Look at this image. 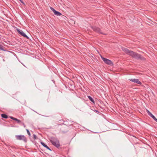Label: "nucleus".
Wrapping results in <instances>:
<instances>
[{
	"instance_id": "nucleus-2",
	"label": "nucleus",
	"mask_w": 157,
	"mask_h": 157,
	"mask_svg": "<svg viewBox=\"0 0 157 157\" xmlns=\"http://www.w3.org/2000/svg\"><path fill=\"white\" fill-rule=\"evenodd\" d=\"M16 139L19 140H22L25 143H26L27 141V138L23 135H17L15 136Z\"/></svg>"
},
{
	"instance_id": "nucleus-16",
	"label": "nucleus",
	"mask_w": 157,
	"mask_h": 157,
	"mask_svg": "<svg viewBox=\"0 0 157 157\" xmlns=\"http://www.w3.org/2000/svg\"><path fill=\"white\" fill-rule=\"evenodd\" d=\"M1 116L2 118L5 119H7L8 118L7 115L5 114H2Z\"/></svg>"
},
{
	"instance_id": "nucleus-20",
	"label": "nucleus",
	"mask_w": 157,
	"mask_h": 157,
	"mask_svg": "<svg viewBox=\"0 0 157 157\" xmlns=\"http://www.w3.org/2000/svg\"><path fill=\"white\" fill-rule=\"evenodd\" d=\"M33 138L34 140L36 139L37 138L36 135L34 134L33 135Z\"/></svg>"
},
{
	"instance_id": "nucleus-24",
	"label": "nucleus",
	"mask_w": 157,
	"mask_h": 157,
	"mask_svg": "<svg viewBox=\"0 0 157 157\" xmlns=\"http://www.w3.org/2000/svg\"><path fill=\"white\" fill-rule=\"evenodd\" d=\"M16 93H17V92H16V93H15V94H16Z\"/></svg>"
},
{
	"instance_id": "nucleus-9",
	"label": "nucleus",
	"mask_w": 157,
	"mask_h": 157,
	"mask_svg": "<svg viewBox=\"0 0 157 157\" xmlns=\"http://www.w3.org/2000/svg\"><path fill=\"white\" fill-rule=\"evenodd\" d=\"M147 112L148 115L151 117L155 121L157 122V119L147 109Z\"/></svg>"
},
{
	"instance_id": "nucleus-5",
	"label": "nucleus",
	"mask_w": 157,
	"mask_h": 157,
	"mask_svg": "<svg viewBox=\"0 0 157 157\" xmlns=\"http://www.w3.org/2000/svg\"><path fill=\"white\" fill-rule=\"evenodd\" d=\"M16 29L19 34H20L21 36H22L28 39H29V37L27 35H26L22 30L20 29L17 28H16Z\"/></svg>"
},
{
	"instance_id": "nucleus-10",
	"label": "nucleus",
	"mask_w": 157,
	"mask_h": 157,
	"mask_svg": "<svg viewBox=\"0 0 157 157\" xmlns=\"http://www.w3.org/2000/svg\"><path fill=\"white\" fill-rule=\"evenodd\" d=\"M49 140L52 144L58 140L56 138L53 136L50 137L49 138Z\"/></svg>"
},
{
	"instance_id": "nucleus-13",
	"label": "nucleus",
	"mask_w": 157,
	"mask_h": 157,
	"mask_svg": "<svg viewBox=\"0 0 157 157\" xmlns=\"http://www.w3.org/2000/svg\"><path fill=\"white\" fill-rule=\"evenodd\" d=\"M41 144L45 147L47 149L51 151V149L46 144H45L44 142H41L40 143Z\"/></svg>"
},
{
	"instance_id": "nucleus-14",
	"label": "nucleus",
	"mask_w": 157,
	"mask_h": 157,
	"mask_svg": "<svg viewBox=\"0 0 157 157\" xmlns=\"http://www.w3.org/2000/svg\"><path fill=\"white\" fill-rule=\"evenodd\" d=\"M54 14L55 15L57 16H60L62 15L61 13L56 10L54 13Z\"/></svg>"
},
{
	"instance_id": "nucleus-11",
	"label": "nucleus",
	"mask_w": 157,
	"mask_h": 157,
	"mask_svg": "<svg viewBox=\"0 0 157 157\" xmlns=\"http://www.w3.org/2000/svg\"><path fill=\"white\" fill-rule=\"evenodd\" d=\"M52 144L57 148H58L60 146L59 142L58 140L52 143Z\"/></svg>"
},
{
	"instance_id": "nucleus-3",
	"label": "nucleus",
	"mask_w": 157,
	"mask_h": 157,
	"mask_svg": "<svg viewBox=\"0 0 157 157\" xmlns=\"http://www.w3.org/2000/svg\"><path fill=\"white\" fill-rule=\"evenodd\" d=\"M101 58L106 64L110 66H112L113 65V63L110 60L105 58L102 56H101Z\"/></svg>"
},
{
	"instance_id": "nucleus-17",
	"label": "nucleus",
	"mask_w": 157,
	"mask_h": 157,
	"mask_svg": "<svg viewBox=\"0 0 157 157\" xmlns=\"http://www.w3.org/2000/svg\"><path fill=\"white\" fill-rule=\"evenodd\" d=\"M26 130L27 133L28 134L29 136V137H30L31 136V134H30V132L29 131L28 129H26Z\"/></svg>"
},
{
	"instance_id": "nucleus-1",
	"label": "nucleus",
	"mask_w": 157,
	"mask_h": 157,
	"mask_svg": "<svg viewBox=\"0 0 157 157\" xmlns=\"http://www.w3.org/2000/svg\"><path fill=\"white\" fill-rule=\"evenodd\" d=\"M122 50L126 54L129 55L130 56H132V58H134L136 52H134L133 51L130 50L128 49L124 48H122Z\"/></svg>"
},
{
	"instance_id": "nucleus-21",
	"label": "nucleus",
	"mask_w": 157,
	"mask_h": 157,
	"mask_svg": "<svg viewBox=\"0 0 157 157\" xmlns=\"http://www.w3.org/2000/svg\"><path fill=\"white\" fill-rule=\"evenodd\" d=\"M24 5H25V4L24 3V2H23V1L22 0H19Z\"/></svg>"
},
{
	"instance_id": "nucleus-12",
	"label": "nucleus",
	"mask_w": 157,
	"mask_h": 157,
	"mask_svg": "<svg viewBox=\"0 0 157 157\" xmlns=\"http://www.w3.org/2000/svg\"><path fill=\"white\" fill-rule=\"evenodd\" d=\"M10 118L11 119L17 121V122L18 123H20L21 122V121L20 120H18L17 119L14 118L13 117H10Z\"/></svg>"
},
{
	"instance_id": "nucleus-7",
	"label": "nucleus",
	"mask_w": 157,
	"mask_h": 157,
	"mask_svg": "<svg viewBox=\"0 0 157 157\" xmlns=\"http://www.w3.org/2000/svg\"><path fill=\"white\" fill-rule=\"evenodd\" d=\"M130 81L139 85H141L142 82L138 79L131 78L129 79Z\"/></svg>"
},
{
	"instance_id": "nucleus-18",
	"label": "nucleus",
	"mask_w": 157,
	"mask_h": 157,
	"mask_svg": "<svg viewBox=\"0 0 157 157\" xmlns=\"http://www.w3.org/2000/svg\"><path fill=\"white\" fill-rule=\"evenodd\" d=\"M0 49L2 50H3L4 51H5V50H4L3 49V47L2 45L0 44Z\"/></svg>"
},
{
	"instance_id": "nucleus-22",
	"label": "nucleus",
	"mask_w": 157,
	"mask_h": 157,
	"mask_svg": "<svg viewBox=\"0 0 157 157\" xmlns=\"http://www.w3.org/2000/svg\"><path fill=\"white\" fill-rule=\"evenodd\" d=\"M22 124H23V125L24 126V127H25V124H24V123H22Z\"/></svg>"
},
{
	"instance_id": "nucleus-19",
	"label": "nucleus",
	"mask_w": 157,
	"mask_h": 157,
	"mask_svg": "<svg viewBox=\"0 0 157 157\" xmlns=\"http://www.w3.org/2000/svg\"><path fill=\"white\" fill-rule=\"evenodd\" d=\"M51 10L54 13L55 11H56L53 7H50V8Z\"/></svg>"
},
{
	"instance_id": "nucleus-8",
	"label": "nucleus",
	"mask_w": 157,
	"mask_h": 157,
	"mask_svg": "<svg viewBox=\"0 0 157 157\" xmlns=\"http://www.w3.org/2000/svg\"><path fill=\"white\" fill-rule=\"evenodd\" d=\"M60 130L63 133H66L68 131V127L66 126H63L61 128Z\"/></svg>"
},
{
	"instance_id": "nucleus-4",
	"label": "nucleus",
	"mask_w": 157,
	"mask_h": 157,
	"mask_svg": "<svg viewBox=\"0 0 157 157\" xmlns=\"http://www.w3.org/2000/svg\"><path fill=\"white\" fill-rule=\"evenodd\" d=\"M134 58L137 59H140L143 61L145 60V59L144 57L142 56L141 55L136 52L135 53Z\"/></svg>"
},
{
	"instance_id": "nucleus-6",
	"label": "nucleus",
	"mask_w": 157,
	"mask_h": 157,
	"mask_svg": "<svg viewBox=\"0 0 157 157\" xmlns=\"http://www.w3.org/2000/svg\"><path fill=\"white\" fill-rule=\"evenodd\" d=\"M91 28L95 32L101 34H104L102 33L101 32V29L95 26H91Z\"/></svg>"
},
{
	"instance_id": "nucleus-23",
	"label": "nucleus",
	"mask_w": 157,
	"mask_h": 157,
	"mask_svg": "<svg viewBox=\"0 0 157 157\" xmlns=\"http://www.w3.org/2000/svg\"><path fill=\"white\" fill-rule=\"evenodd\" d=\"M16 93H17V92H16V93H15V94H16Z\"/></svg>"
},
{
	"instance_id": "nucleus-25",
	"label": "nucleus",
	"mask_w": 157,
	"mask_h": 157,
	"mask_svg": "<svg viewBox=\"0 0 157 157\" xmlns=\"http://www.w3.org/2000/svg\"><path fill=\"white\" fill-rule=\"evenodd\" d=\"M16 93H17V92H16V93H15V94H16Z\"/></svg>"
},
{
	"instance_id": "nucleus-15",
	"label": "nucleus",
	"mask_w": 157,
	"mask_h": 157,
	"mask_svg": "<svg viewBox=\"0 0 157 157\" xmlns=\"http://www.w3.org/2000/svg\"><path fill=\"white\" fill-rule=\"evenodd\" d=\"M89 99L91 101L93 104L95 103V101L94 99L90 96H88Z\"/></svg>"
}]
</instances>
